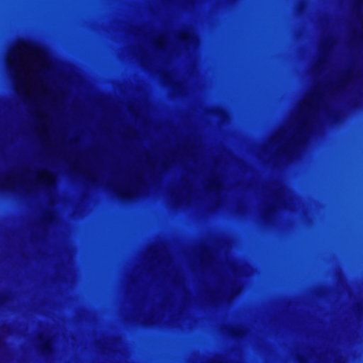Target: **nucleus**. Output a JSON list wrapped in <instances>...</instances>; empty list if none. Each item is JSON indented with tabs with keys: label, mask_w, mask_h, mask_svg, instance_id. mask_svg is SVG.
<instances>
[{
	"label": "nucleus",
	"mask_w": 363,
	"mask_h": 363,
	"mask_svg": "<svg viewBox=\"0 0 363 363\" xmlns=\"http://www.w3.org/2000/svg\"><path fill=\"white\" fill-rule=\"evenodd\" d=\"M179 40L183 43H189L190 42L191 38L188 33H184L180 35Z\"/></svg>",
	"instance_id": "3"
},
{
	"label": "nucleus",
	"mask_w": 363,
	"mask_h": 363,
	"mask_svg": "<svg viewBox=\"0 0 363 363\" xmlns=\"http://www.w3.org/2000/svg\"><path fill=\"white\" fill-rule=\"evenodd\" d=\"M122 195H123V197L127 198L128 197L127 195H128V194H123Z\"/></svg>",
	"instance_id": "6"
},
{
	"label": "nucleus",
	"mask_w": 363,
	"mask_h": 363,
	"mask_svg": "<svg viewBox=\"0 0 363 363\" xmlns=\"http://www.w3.org/2000/svg\"><path fill=\"white\" fill-rule=\"evenodd\" d=\"M300 362H301V363H303V359L301 358Z\"/></svg>",
	"instance_id": "8"
},
{
	"label": "nucleus",
	"mask_w": 363,
	"mask_h": 363,
	"mask_svg": "<svg viewBox=\"0 0 363 363\" xmlns=\"http://www.w3.org/2000/svg\"><path fill=\"white\" fill-rule=\"evenodd\" d=\"M363 6V0H355L354 7L357 14L361 11L362 7Z\"/></svg>",
	"instance_id": "2"
},
{
	"label": "nucleus",
	"mask_w": 363,
	"mask_h": 363,
	"mask_svg": "<svg viewBox=\"0 0 363 363\" xmlns=\"http://www.w3.org/2000/svg\"><path fill=\"white\" fill-rule=\"evenodd\" d=\"M156 47L158 48H162V42L160 40L157 42Z\"/></svg>",
	"instance_id": "5"
},
{
	"label": "nucleus",
	"mask_w": 363,
	"mask_h": 363,
	"mask_svg": "<svg viewBox=\"0 0 363 363\" xmlns=\"http://www.w3.org/2000/svg\"><path fill=\"white\" fill-rule=\"evenodd\" d=\"M40 352L45 357H50L54 354L53 343L51 339L48 338L42 342L40 345Z\"/></svg>",
	"instance_id": "1"
},
{
	"label": "nucleus",
	"mask_w": 363,
	"mask_h": 363,
	"mask_svg": "<svg viewBox=\"0 0 363 363\" xmlns=\"http://www.w3.org/2000/svg\"><path fill=\"white\" fill-rule=\"evenodd\" d=\"M25 48H28V45L26 43L23 44Z\"/></svg>",
	"instance_id": "7"
},
{
	"label": "nucleus",
	"mask_w": 363,
	"mask_h": 363,
	"mask_svg": "<svg viewBox=\"0 0 363 363\" xmlns=\"http://www.w3.org/2000/svg\"><path fill=\"white\" fill-rule=\"evenodd\" d=\"M46 220H48V221H51L52 220V214H48L47 216H46Z\"/></svg>",
	"instance_id": "4"
}]
</instances>
